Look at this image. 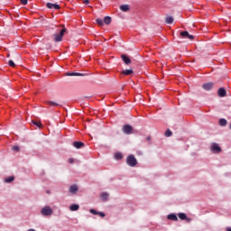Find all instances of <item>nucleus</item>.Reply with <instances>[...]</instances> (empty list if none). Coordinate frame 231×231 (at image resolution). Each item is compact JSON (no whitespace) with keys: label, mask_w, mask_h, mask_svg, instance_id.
<instances>
[{"label":"nucleus","mask_w":231,"mask_h":231,"mask_svg":"<svg viewBox=\"0 0 231 231\" xmlns=\"http://www.w3.org/2000/svg\"><path fill=\"white\" fill-rule=\"evenodd\" d=\"M66 32H68V29H66V27H63V29L61 31H60L59 33H54L53 34L54 42H60V41H62V37H64V33H66Z\"/></svg>","instance_id":"1"},{"label":"nucleus","mask_w":231,"mask_h":231,"mask_svg":"<svg viewBox=\"0 0 231 231\" xmlns=\"http://www.w3.org/2000/svg\"><path fill=\"white\" fill-rule=\"evenodd\" d=\"M126 163L129 165V167H136V165H138V161L134 155H129L126 158Z\"/></svg>","instance_id":"2"},{"label":"nucleus","mask_w":231,"mask_h":231,"mask_svg":"<svg viewBox=\"0 0 231 231\" xmlns=\"http://www.w3.org/2000/svg\"><path fill=\"white\" fill-rule=\"evenodd\" d=\"M42 216H52L53 215V209L50 206H45L41 210Z\"/></svg>","instance_id":"3"},{"label":"nucleus","mask_w":231,"mask_h":231,"mask_svg":"<svg viewBox=\"0 0 231 231\" xmlns=\"http://www.w3.org/2000/svg\"><path fill=\"white\" fill-rule=\"evenodd\" d=\"M180 37L183 39H189V41H194V35L189 34L187 31L181 32Z\"/></svg>","instance_id":"4"},{"label":"nucleus","mask_w":231,"mask_h":231,"mask_svg":"<svg viewBox=\"0 0 231 231\" xmlns=\"http://www.w3.org/2000/svg\"><path fill=\"white\" fill-rule=\"evenodd\" d=\"M211 151H212L213 152H215L216 154H219V152H221V147L219 146L218 143H214L211 145Z\"/></svg>","instance_id":"5"},{"label":"nucleus","mask_w":231,"mask_h":231,"mask_svg":"<svg viewBox=\"0 0 231 231\" xmlns=\"http://www.w3.org/2000/svg\"><path fill=\"white\" fill-rule=\"evenodd\" d=\"M123 132L125 133V134H133V126H131L130 125H125L123 127Z\"/></svg>","instance_id":"6"},{"label":"nucleus","mask_w":231,"mask_h":231,"mask_svg":"<svg viewBox=\"0 0 231 231\" xmlns=\"http://www.w3.org/2000/svg\"><path fill=\"white\" fill-rule=\"evenodd\" d=\"M202 88L203 89H205V91H210L212 88H214V83L213 82L204 83L202 85Z\"/></svg>","instance_id":"7"},{"label":"nucleus","mask_w":231,"mask_h":231,"mask_svg":"<svg viewBox=\"0 0 231 231\" xmlns=\"http://www.w3.org/2000/svg\"><path fill=\"white\" fill-rule=\"evenodd\" d=\"M47 8H54V10H60V5H57V4H52V3H47L46 4Z\"/></svg>","instance_id":"8"},{"label":"nucleus","mask_w":231,"mask_h":231,"mask_svg":"<svg viewBox=\"0 0 231 231\" xmlns=\"http://www.w3.org/2000/svg\"><path fill=\"white\" fill-rule=\"evenodd\" d=\"M66 77H84V74L79 72H67Z\"/></svg>","instance_id":"9"},{"label":"nucleus","mask_w":231,"mask_h":231,"mask_svg":"<svg viewBox=\"0 0 231 231\" xmlns=\"http://www.w3.org/2000/svg\"><path fill=\"white\" fill-rule=\"evenodd\" d=\"M121 59L125 62V64H127V65L131 64V59L129 57H127L126 55L122 54Z\"/></svg>","instance_id":"10"},{"label":"nucleus","mask_w":231,"mask_h":231,"mask_svg":"<svg viewBox=\"0 0 231 231\" xmlns=\"http://www.w3.org/2000/svg\"><path fill=\"white\" fill-rule=\"evenodd\" d=\"M84 143L82 142H79V141H76L73 143V146L76 148V149H82V147H84Z\"/></svg>","instance_id":"11"},{"label":"nucleus","mask_w":231,"mask_h":231,"mask_svg":"<svg viewBox=\"0 0 231 231\" xmlns=\"http://www.w3.org/2000/svg\"><path fill=\"white\" fill-rule=\"evenodd\" d=\"M78 191H79V187L77 185H72L69 187V192H70V194H75Z\"/></svg>","instance_id":"12"},{"label":"nucleus","mask_w":231,"mask_h":231,"mask_svg":"<svg viewBox=\"0 0 231 231\" xmlns=\"http://www.w3.org/2000/svg\"><path fill=\"white\" fill-rule=\"evenodd\" d=\"M100 198H101L102 201H107L109 199V193L103 192V193H101Z\"/></svg>","instance_id":"13"},{"label":"nucleus","mask_w":231,"mask_h":231,"mask_svg":"<svg viewBox=\"0 0 231 231\" xmlns=\"http://www.w3.org/2000/svg\"><path fill=\"white\" fill-rule=\"evenodd\" d=\"M119 9L122 12H129L130 7H129V5H122L119 6Z\"/></svg>","instance_id":"14"},{"label":"nucleus","mask_w":231,"mask_h":231,"mask_svg":"<svg viewBox=\"0 0 231 231\" xmlns=\"http://www.w3.org/2000/svg\"><path fill=\"white\" fill-rule=\"evenodd\" d=\"M218 97H226V90L224 88L218 89Z\"/></svg>","instance_id":"15"},{"label":"nucleus","mask_w":231,"mask_h":231,"mask_svg":"<svg viewBox=\"0 0 231 231\" xmlns=\"http://www.w3.org/2000/svg\"><path fill=\"white\" fill-rule=\"evenodd\" d=\"M79 208H80V206H79V204H72L69 207V210H71V212H75L79 210Z\"/></svg>","instance_id":"16"},{"label":"nucleus","mask_w":231,"mask_h":231,"mask_svg":"<svg viewBox=\"0 0 231 231\" xmlns=\"http://www.w3.org/2000/svg\"><path fill=\"white\" fill-rule=\"evenodd\" d=\"M172 23H174V18L172 16H167L165 18L166 24H172Z\"/></svg>","instance_id":"17"},{"label":"nucleus","mask_w":231,"mask_h":231,"mask_svg":"<svg viewBox=\"0 0 231 231\" xmlns=\"http://www.w3.org/2000/svg\"><path fill=\"white\" fill-rule=\"evenodd\" d=\"M168 219H170L171 221H178V217L176 216V214L172 213L168 215Z\"/></svg>","instance_id":"18"},{"label":"nucleus","mask_w":231,"mask_h":231,"mask_svg":"<svg viewBox=\"0 0 231 231\" xmlns=\"http://www.w3.org/2000/svg\"><path fill=\"white\" fill-rule=\"evenodd\" d=\"M14 180L15 177L14 176L7 177L6 179H5V183H12V181H14Z\"/></svg>","instance_id":"19"},{"label":"nucleus","mask_w":231,"mask_h":231,"mask_svg":"<svg viewBox=\"0 0 231 231\" xmlns=\"http://www.w3.org/2000/svg\"><path fill=\"white\" fill-rule=\"evenodd\" d=\"M47 105H48V106H52V107H57V106H59V103L54 102V101H47Z\"/></svg>","instance_id":"20"},{"label":"nucleus","mask_w":231,"mask_h":231,"mask_svg":"<svg viewBox=\"0 0 231 231\" xmlns=\"http://www.w3.org/2000/svg\"><path fill=\"white\" fill-rule=\"evenodd\" d=\"M226 124H228L226 119L222 118V119L219 120V125H221L222 127H225V125H226Z\"/></svg>","instance_id":"21"},{"label":"nucleus","mask_w":231,"mask_h":231,"mask_svg":"<svg viewBox=\"0 0 231 231\" xmlns=\"http://www.w3.org/2000/svg\"><path fill=\"white\" fill-rule=\"evenodd\" d=\"M103 23H105V24H111V17L106 16L103 20Z\"/></svg>","instance_id":"22"},{"label":"nucleus","mask_w":231,"mask_h":231,"mask_svg":"<svg viewBox=\"0 0 231 231\" xmlns=\"http://www.w3.org/2000/svg\"><path fill=\"white\" fill-rule=\"evenodd\" d=\"M123 75H133V69H125L122 71Z\"/></svg>","instance_id":"23"},{"label":"nucleus","mask_w":231,"mask_h":231,"mask_svg":"<svg viewBox=\"0 0 231 231\" xmlns=\"http://www.w3.org/2000/svg\"><path fill=\"white\" fill-rule=\"evenodd\" d=\"M179 217L182 220L185 221L187 219V215L185 213H180Z\"/></svg>","instance_id":"24"},{"label":"nucleus","mask_w":231,"mask_h":231,"mask_svg":"<svg viewBox=\"0 0 231 231\" xmlns=\"http://www.w3.org/2000/svg\"><path fill=\"white\" fill-rule=\"evenodd\" d=\"M115 158L116 160H122V158H124V155H122V153L117 152L115 154Z\"/></svg>","instance_id":"25"},{"label":"nucleus","mask_w":231,"mask_h":231,"mask_svg":"<svg viewBox=\"0 0 231 231\" xmlns=\"http://www.w3.org/2000/svg\"><path fill=\"white\" fill-rule=\"evenodd\" d=\"M96 23L99 25V26H104V20L102 19H97Z\"/></svg>","instance_id":"26"},{"label":"nucleus","mask_w":231,"mask_h":231,"mask_svg":"<svg viewBox=\"0 0 231 231\" xmlns=\"http://www.w3.org/2000/svg\"><path fill=\"white\" fill-rule=\"evenodd\" d=\"M33 125H36V127H42V124H41V122H37V121H32Z\"/></svg>","instance_id":"27"},{"label":"nucleus","mask_w":231,"mask_h":231,"mask_svg":"<svg viewBox=\"0 0 231 231\" xmlns=\"http://www.w3.org/2000/svg\"><path fill=\"white\" fill-rule=\"evenodd\" d=\"M165 136H172V132L170 129L166 130Z\"/></svg>","instance_id":"28"},{"label":"nucleus","mask_w":231,"mask_h":231,"mask_svg":"<svg viewBox=\"0 0 231 231\" xmlns=\"http://www.w3.org/2000/svg\"><path fill=\"white\" fill-rule=\"evenodd\" d=\"M8 64L9 66H11V68H15V63L14 62V60H10Z\"/></svg>","instance_id":"29"},{"label":"nucleus","mask_w":231,"mask_h":231,"mask_svg":"<svg viewBox=\"0 0 231 231\" xmlns=\"http://www.w3.org/2000/svg\"><path fill=\"white\" fill-rule=\"evenodd\" d=\"M89 212H90V214H93L94 216L98 215V211H97L95 209H90Z\"/></svg>","instance_id":"30"},{"label":"nucleus","mask_w":231,"mask_h":231,"mask_svg":"<svg viewBox=\"0 0 231 231\" xmlns=\"http://www.w3.org/2000/svg\"><path fill=\"white\" fill-rule=\"evenodd\" d=\"M97 215L100 216V217H106V214L104 212H98Z\"/></svg>","instance_id":"31"},{"label":"nucleus","mask_w":231,"mask_h":231,"mask_svg":"<svg viewBox=\"0 0 231 231\" xmlns=\"http://www.w3.org/2000/svg\"><path fill=\"white\" fill-rule=\"evenodd\" d=\"M13 151H15L16 152H19V146H14Z\"/></svg>","instance_id":"32"},{"label":"nucleus","mask_w":231,"mask_h":231,"mask_svg":"<svg viewBox=\"0 0 231 231\" xmlns=\"http://www.w3.org/2000/svg\"><path fill=\"white\" fill-rule=\"evenodd\" d=\"M22 5H28V0H21Z\"/></svg>","instance_id":"33"},{"label":"nucleus","mask_w":231,"mask_h":231,"mask_svg":"<svg viewBox=\"0 0 231 231\" xmlns=\"http://www.w3.org/2000/svg\"><path fill=\"white\" fill-rule=\"evenodd\" d=\"M84 5H89V0H83Z\"/></svg>","instance_id":"34"},{"label":"nucleus","mask_w":231,"mask_h":231,"mask_svg":"<svg viewBox=\"0 0 231 231\" xmlns=\"http://www.w3.org/2000/svg\"><path fill=\"white\" fill-rule=\"evenodd\" d=\"M69 163H73V159H69Z\"/></svg>","instance_id":"35"},{"label":"nucleus","mask_w":231,"mask_h":231,"mask_svg":"<svg viewBox=\"0 0 231 231\" xmlns=\"http://www.w3.org/2000/svg\"><path fill=\"white\" fill-rule=\"evenodd\" d=\"M226 231H231V227H226Z\"/></svg>","instance_id":"36"},{"label":"nucleus","mask_w":231,"mask_h":231,"mask_svg":"<svg viewBox=\"0 0 231 231\" xmlns=\"http://www.w3.org/2000/svg\"><path fill=\"white\" fill-rule=\"evenodd\" d=\"M229 129L231 130V124L229 125Z\"/></svg>","instance_id":"37"},{"label":"nucleus","mask_w":231,"mask_h":231,"mask_svg":"<svg viewBox=\"0 0 231 231\" xmlns=\"http://www.w3.org/2000/svg\"><path fill=\"white\" fill-rule=\"evenodd\" d=\"M47 194H50V191H47Z\"/></svg>","instance_id":"38"}]
</instances>
